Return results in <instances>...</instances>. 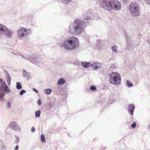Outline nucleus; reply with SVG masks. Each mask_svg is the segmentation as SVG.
Wrapping results in <instances>:
<instances>
[{"label":"nucleus","instance_id":"1","mask_svg":"<svg viewBox=\"0 0 150 150\" xmlns=\"http://www.w3.org/2000/svg\"><path fill=\"white\" fill-rule=\"evenodd\" d=\"M85 16V20L87 21L88 23H89L91 19L90 16H88V14H86ZM86 22L81 19H76L73 23L70 25L69 29V31L72 35H79L84 30L86 26Z\"/></svg>","mask_w":150,"mask_h":150},{"label":"nucleus","instance_id":"2","mask_svg":"<svg viewBox=\"0 0 150 150\" xmlns=\"http://www.w3.org/2000/svg\"><path fill=\"white\" fill-rule=\"evenodd\" d=\"M79 45L78 39L75 37H71L64 41L63 46L64 49L68 51L76 48Z\"/></svg>","mask_w":150,"mask_h":150},{"label":"nucleus","instance_id":"3","mask_svg":"<svg viewBox=\"0 0 150 150\" xmlns=\"http://www.w3.org/2000/svg\"><path fill=\"white\" fill-rule=\"evenodd\" d=\"M21 57L24 59L29 60L34 64L39 65L42 63V59L35 55L24 56L23 55H21Z\"/></svg>","mask_w":150,"mask_h":150},{"label":"nucleus","instance_id":"4","mask_svg":"<svg viewBox=\"0 0 150 150\" xmlns=\"http://www.w3.org/2000/svg\"><path fill=\"white\" fill-rule=\"evenodd\" d=\"M129 9L131 14L134 17L138 16L140 14V7L136 3L132 2L130 3Z\"/></svg>","mask_w":150,"mask_h":150},{"label":"nucleus","instance_id":"5","mask_svg":"<svg viewBox=\"0 0 150 150\" xmlns=\"http://www.w3.org/2000/svg\"><path fill=\"white\" fill-rule=\"evenodd\" d=\"M120 76H109V81L111 84L118 85L121 83Z\"/></svg>","mask_w":150,"mask_h":150},{"label":"nucleus","instance_id":"6","mask_svg":"<svg viewBox=\"0 0 150 150\" xmlns=\"http://www.w3.org/2000/svg\"><path fill=\"white\" fill-rule=\"evenodd\" d=\"M30 32L31 30L30 29H25L24 28L19 29L17 31L18 37L21 38L26 36Z\"/></svg>","mask_w":150,"mask_h":150},{"label":"nucleus","instance_id":"7","mask_svg":"<svg viewBox=\"0 0 150 150\" xmlns=\"http://www.w3.org/2000/svg\"><path fill=\"white\" fill-rule=\"evenodd\" d=\"M110 9H114L116 11L120 10L121 8L120 2L116 0H110Z\"/></svg>","mask_w":150,"mask_h":150},{"label":"nucleus","instance_id":"8","mask_svg":"<svg viewBox=\"0 0 150 150\" xmlns=\"http://www.w3.org/2000/svg\"><path fill=\"white\" fill-rule=\"evenodd\" d=\"M100 6L105 9L110 11V0H101L100 2Z\"/></svg>","mask_w":150,"mask_h":150},{"label":"nucleus","instance_id":"9","mask_svg":"<svg viewBox=\"0 0 150 150\" xmlns=\"http://www.w3.org/2000/svg\"><path fill=\"white\" fill-rule=\"evenodd\" d=\"M91 68L93 70H96L100 69L102 66L101 63L97 62H94L92 63Z\"/></svg>","mask_w":150,"mask_h":150},{"label":"nucleus","instance_id":"10","mask_svg":"<svg viewBox=\"0 0 150 150\" xmlns=\"http://www.w3.org/2000/svg\"><path fill=\"white\" fill-rule=\"evenodd\" d=\"M10 127L12 129L15 131L20 130V128L18 125H16V123L14 121L11 122L9 124Z\"/></svg>","mask_w":150,"mask_h":150},{"label":"nucleus","instance_id":"11","mask_svg":"<svg viewBox=\"0 0 150 150\" xmlns=\"http://www.w3.org/2000/svg\"><path fill=\"white\" fill-rule=\"evenodd\" d=\"M134 109L135 106L134 104H131L129 105L128 107V110L129 113L132 116L133 115Z\"/></svg>","mask_w":150,"mask_h":150},{"label":"nucleus","instance_id":"12","mask_svg":"<svg viewBox=\"0 0 150 150\" xmlns=\"http://www.w3.org/2000/svg\"><path fill=\"white\" fill-rule=\"evenodd\" d=\"M4 33H5L6 36L7 38H11L13 35V32L9 30L7 28L5 30Z\"/></svg>","mask_w":150,"mask_h":150},{"label":"nucleus","instance_id":"13","mask_svg":"<svg viewBox=\"0 0 150 150\" xmlns=\"http://www.w3.org/2000/svg\"><path fill=\"white\" fill-rule=\"evenodd\" d=\"M66 82V81L65 79L63 78H59L57 81V84L58 85H62L65 84Z\"/></svg>","mask_w":150,"mask_h":150},{"label":"nucleus","instance_id":"14","mask_svg":"<svg viewBox=\"0 0 150 150\" xmlns=\"http://www.w3.org/2000/svg\"><path fill=\"white\" fill-rule=\"evenodd\" d=\"M82 66L85 68H88L90 67H91L92 63L90 62H81Z\"/></svg>","mask_w":150,"mask_h":150},{"label":"nucleus","instance_id":"15","mask_svg":"<svg viewBox=\"0 0 150 150\" xmlns=\"http://www.w3.org/2000/svg\"><path fill=\"white\" fill-rule=\"evenodd\" d=\"M55 104L54 101H52L46 105V108L48 109H51L54 106Z\"/></svg>","mask_w":150,"mask_h":150},{"label":"nucleus","instance_id":"16","mask_svg":"<svg viewBox=\"0 0 150 150\" xmlns=\"http://www.w3.org/2000/svg\"><path fill=\"white\" fill-rule=\"evenodd\" d=\"M7 28L6 26L0 23V33L4 32Z\"/></svg>","mask_w":150,"mask_h":150},{"label":"nucleus","instance_id":"17","mask_svg":"<svg viewBox=\"0 0 150 150\" xmlns=\"http://www.w3.org/2000/svg\"><path fill=\"white\" fill-rule=\"evenodd\" d=\"M125 36L126 39V42L127 45L128 46H130L129 44L130 43L131 38L129 37L128 35L126 34H125Z\"/></svg>","mask_w":150,"mask_h":150},{"label":"nucleus","instance_id":"18","mask_svg":"<svg viewBox=\"0 0 150 150\" xmlns=\"http://www.w3.org/2000/svg\"><path fill=\"white\" fill-rule=\"evenodd\" d=\"M52 92V90L50 88H46L44 90V93L47 95H50Z\"/></svg>","mask_w":150,"mask_h":150},{"label":"nucleus","instance_id":"19","mask_svg":"<svg viewBox=\"0 0 150 150\" xmlns=\"http://www.w3.org/2000/svg\"><path fill=\"white\" fill-rule=\"evenodd\" d=\"M22 88L21 82H17L16 83V88L18 90H21Z\"/></svg>","mask_w":150,"mask_h":150},{"label":"nucleus","instance_id":"20","mask_svg":"<svg viewBox=\"0 0 150 150\" xmlns=\"http://www.w3.org/2000/svg\"><path fill=\"white\" fill-rule=\"evenodd\" d=\"M41 111L40 110H38L35 112V115L36 117H39L40 115Z\"/></svg>","mask_w":150,"mask_h":150},{"label":"nucleus","instance_id":"21","mask_svg":"<svg viewBox=\"0 0 150 150\" xmlns=\"http://www.w3.org/2000/svg\"><path fill=\"white\" fill-rule=\"evenodd\" d=\"M6 79L7 81V82L8 85L10 86L11 83V78L10 77V76H6Z\"/></svg>","mask_w":150,"mask_h":150},{"label":"nucleus","instance_id":"22","mask_svg":"<svg viewBox=\"0 0 150 150\" xmlns=\"http://www.w3.org/2000/svg\"><path fill=\"white\" fill-rule=\"evenodd\" d=\"M127 86L128 87H131L133 86V84L130 82V81L129 80H127L126 81Z\"/></svg>","mask_w":150,"mask_h":150},{"label":"nucleus","instance_id":"23","mask_svg":"<svg viewBox=\"0 0 150 150\" xmlns=\"http://www.w3.org/2000/svg\"><path fill=\"white\" fill-rule=\"evenodd\" d=\"M132 77L133 80L135 82H137V81H138V76H132ZM131 78H132V77H131Z\"/></svg>","mask_w":150,"mask_h":150},{"label":"nucleus","instance_id":"24","mask_svg":"<svg viewBox=\"0 0 150 150\" xmlns=\"http://www.w3.org/2000/svg\"><path fill=\"white\" fill-rule=\"evenodd\" d=\"M40 139L42 142H44L45 141V137L44 134H41Z\"/></svg>","mask_w":150,"mask_h":150},{"label":"nucleus","instance_id":"25","mask_svg":"<svg viewBox=\"0 0 150 150\" xmlns=\"http://www.w3.org/2000/svg\"><path fill=\"white\" fill-rule=\"evenodd\" d=\"M90 89L92 91H96L97 90L96 87L93 85L91 86H90Z\"/></svg>","mask_w":150,"mask_h":150},{"label":"nucleus","instance_id":"26","mask_svg":"<svg viewBox=\"0 0 150 150\" xmlns=\"http://www.w3.org/2000/svg\"><path fill=\"white\" fill-rule=\"evenodd\" d=\"M23 75H30V72L26 71L25 69H23Z\"/></svg>","mask_w":150,"mask_h":150},{"label":"nucleus","instance_id":"27","mask_svg":"<svg viewBox=\"0 0 150 150\" xmlns=\"http://www.w3.org/2000/svg\"><path fill=\"white\" fill-rule=\"evenodd\" d=\"M11 103L9 101L7 102V104L6 105V108H10L11 107Z\"/></svg>","mask_w":150,"mask_h":150},{"label":"nucleus","instance_id":"28","mask_svg":"<svg viewBox=\"0 0 150 150\" xmlns=\"http://www.w3.org/2000/svg\"><path fill=\"white\" fill-rule=\"evenodd\" d=\"M112 49L113 51L114 52H117V47L116 46H114L112 47Z\"/></svg>","mask_w":150,"mask_h":150},{"label":"nucleus","instance_id":"29","mask_svg":"<svg viewBox=\"0 0 150 150\" xmlns=\"http://www.w3.org/2000/svg\"><path fill=\"white\" fill-rule=\"evenodd\" d=\"M26 92L25 90L23 89L21 90L19 93V94L20 96H22L23 94Z\"/></svg>","mask_w":150,"mask_h":150},{"label":"nucleus","instance_id":"30","mask_svg":"<svg viewBox=\"0 0 150 150\" xmlns=\"http://www.w3.org/2000/svg\"><path fill=\"white\" fill-rule=\"evenodd\" d=\"M13 54H15L16 55H20L21 56V55H23L22 54H20L18 52H17L16 51H13Z\"/></svg>","mask_w":150,"mask_h":150},{"label":"nucleus","instance_id":"31","mask_svg":"<svg viewBox=\"0 0 150 150\" xmlns=\"http://www.w3.org/2000/svg\"><path fill=\"white\" fill-rule=\"evenodd\" d=\"M23 77L24 79H27L28 80L30 79L31 78L30 76H23Z\"/></svg>","mask_w":150,"mask_h":150},{"label":"nucleus","instance_id":"32","mask_svg":"<svg viewBox=\"0 0 150 150\" xmlns=\"http://www.w3.org/2000/svg\"><path fill=\"white\" fill-rule=\"evenodd\" d=\"M136 123L134 122L133 124L131 125V127L132 128H134L136 127Z\"/></svg>","mask_w":150,"mask_h":150},{"label":"nucleus","instance_id":"33","mask_svg":"<svg viewBox=\"0 0 150 150\" xmlns=\"http://www.w3.org/2000/svg\"><path fill=\"white\" fill-rule=\"evenodd\" d=\"M42 101L40 99H39L37 101V104L39 106H40L42 104Z\"/></svg>","mask_w":150,"mask_h":150},{"label":"nucleus","instance_id":"34","mask_svg":"<svg viewBox=\"0 0 150 150\" xmlns=\"http://www.w3.org/2000/svg\"><path fill=\"white\" fill-rule=\"evenodd\" d=\"M16 138L17 141L16 142V143L17 144L19 142V138L18 136H17L16 135L15 136Z\"/></svg>","mask_w":150,"mask_h":150},{"label":"nucleus","instance_id":"35","mask_svg":"<svg viewBox=\"0 0 150 150\" xmlns=\"http://www.w3.org/2000/svg\"><path fill=\"white\" fill-rule=\"evenodd\" d=\"M110 75H120L119 74L115 72H112Z\"/></svg>","mask_w":150,"mask_h":150},{"label":"nucleus","instance_id":"36","mask_svg":"<svg viewBox=\"0 0 150 150\" xmlns=\"http://www.w3.org/2000/svg\"><path fill=\"white\" fill-rule=\"evenodd\" d=\"M108 88V86L106 85H104L103 86V88H102L103 89V90L106 89Z\"/></svg>","mask_w":150,"mask_h":150},{"label":"nucleus","instance_id":"37","mask_svg":"<svg viewBox=\"0 0 150 150\" xmlns=\"http://www.w3.org/2000/svg\"><path fill=\"white\" fill-rule=\"evenodd\" d=\"M31 132H35V127H31Z\"/></svg>","mask_w":150,"mask_h":150},{"label":"nucleus","instance_id":"38","mask_svg":"<svg viewBox=\"0 0 150 150\" xmlns=\"http://www.w3.org/2000/svg\"><path fill=\"white\" fill-rule=\"evenodd\" d=\"M33 90L35 91V93H38V91L35 88H33Z\"/></svg>","mask_w":150,"mask_h":150},{"label":"nucleus","instance_id":"39","mask_svg":"<svg viewBox=\"0 0 150 150\" xmlns=\"http://www.w3.org/2000/svg\"><path fill=\"white\" fill-rule=\"evenodd\" d=\"M5 83H6L3 82L2 80L1 79V78H0V83H1V85L2 84H5Z\"/></svg>","mask_w":150,"mask_h":150},{"label":"nucleus","instance_id":"40","mask_svg":"<svg viewBox=\"0 0 150 150\" xmlns=\"http://www.w3.org/2000/svg\"><path fill=\"white\" fill-rule=\"evenodd\" d=\"M103 43H101V41H100V42L99 41L98 42V44L97 45L98 46H100V45H103Z\"/></svg>","mask_w":150,"mask_h":150},{"label":"nucleus","instance_id":"41","mask_svg":"<svg viewBox=\"0 0 150 150\" xmlns=\"http://www.w3.org/2000/svg\"><path fill=\"white\" fill-rule=\"evenodd\" d=\"M19 148V146L18 145H17L14 148V150H18Z\"/></svg>","mask_w":150,"mask_h":150},{"label":"nucleus","instance_id":"42","mask_svg":"<svg viewBox=\"0 0 150 150\" xmlns=\"http://www.w3.org/2000/svg\"><path fill=\"white\" fill-rule=\"evenodd\" d=\"M4 72L5 73V74L6 75H9L8 73V72L6 71V70L4 71Z\"/></svg>","mask_w":150,"mask_h":150},{"label":"nucleus","instance_id":"43","mask_svg":"<svg viewBox=\"0 0 150 150\" xmlns=\"http://www.w3.org/2000/svg\"><path fill=\"white\" fill-rule=\"evenodd\" d=\"M6 147L5 146H3V147H2V150H6Z\"/></svg>","mask_w":150,"mask_h":150},{"label":"nucleus","instance_id":"44","mask_svg":"<svg viewBox=\"0 0 150 150\" xmlns=\"http://www.w3.org/2000/svg\"><path fill=\"white\" fill-rule=\"evenodd\" d=\"M2 147H3L2 145H0V150H2Z\"/></svg>","mask_w":150,"mask_h":150},{"label":"nucleus","instance_id":"45","mask_svg":"<svg viewBox=\"0 0 150 150\" xmlns=\"http://www.w3.org/2000/svg\"><path fill=\"white\" fill-rule=\"evenodd\" d=\"M122 1H123L125 3H127V0H122Z\"/></svg>","mask_w":150,"mask_h":150},{"label":"nucleus","instance_id":"46","mask_svg":"<svg viewBox=\"0 0 150 150\" xmlns=\"http://www.w3.org/2000/svg\"><path fill=\"white\" fill-rule=\"evenodd\" d=\"M57 88H58V89H57V90H59V89H60V90H61V88H59V87H57Z\"/></svg>","mask_w":150,"mask_h":150},{"label":"nucleus","instance_id":"47","mask_svg":"<svg viewBox=\"0 0 150 150\" xmlns=\"http://www.w3.org/2000/svg\"><path fill=\"white\" fill-rule=\"evenodd\" d=\"M148 129H150V125H149L147 128Z\"/></svg>","mask_w":150,"mask_h":150}]
</instances>
